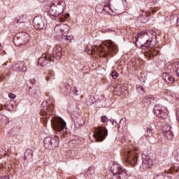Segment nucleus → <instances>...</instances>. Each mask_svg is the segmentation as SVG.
<instances>
[{
    "label": "nucleus",
    "instance_id": "obj_1",
    "mask_svg": "<svg viewBox=\"0 0 179 179\" xmlns=\"http://www.w3.org/2000/svg\"><path fill=\"white\" fill-rule=\"evenodd\" d=\"M156 36L153 31H141L136 37V45L138 48L146 50L155 47L156 44Z\"/></svg>",
    "mask_w": 179,
    "mask_h": 179
},
{
    "label": "nucleus",
    "instance_id": "obj_2",
    "mask_svg": "<svg viewBox=\"0 0 179 179\" xmlns=\"http://www.w3.org/2000/svg\"><path fill=\"white\" fill-rule=\"evenodd\" d=\"M65 6H66L65 1L61 0H53L49 9L50 15L58 17V16L64 12Z\"/></svg>",
    "mask_w": 179,
    "mask_h": 179
},
{
    "label": "nucleus",
    "instance_id": "obj_3",
    "mask_svg": "<svg viewBox=\"0 0 179 179\" xmlns=\"http://www.w3.org/2000/svg\"><path fill=\"white\" fill-rule=\"evenodd\" d=\"M110 171L115 179H128L127 170L120 164L113 163L110 166Z\"/></svg>",
    "mask_w": 179,
    "mask_h": 179
},
{
    "label": "nucleus",
    "instance_id": "obj_4",
    "mask_svg": "<svg viewBox=\"0 0 179 179\" xmlns=\"http://www.w3.org/2000/svg\"><path fill=\"white\" fill-rule=\"evenodd\" d=\"M54 111V104L50 103L49 105H47V102H43L41 105V112L40 114L43 117L42 121L45 126V124L48 122V120H50V117L52 114V113Z\"/></svg>",
    "mask_w": 179,
    "mask_h": 179
},
{
    "label": "nucleus",
    "instance_id": "obj_5",
    "mask_svg": "<svg viewBox=\"0 0 179 179\" xmlns=\"http://www.w3.org/2000/svg\"><path fill=\"white\" fill-rule=\"evenodd\" d=\"M51 121L55 131H57V132H59L64 135L65 134V131L68 129V128H66V122L65 120L61 117H55L51 120Z\"/></svg>",
    "mask_w": 179,
    "mask_h": 179
},
{
    "label": "nucleus",
    "instance_id": "obj_6",
    "mask_svg": "<svg viewBox=\"0 0 179 179\" xmlns=\"http://www.w3.org/2000/svg\"><path fill=\"white\" fill-rule=\"evenodd\" d=\"M107 135H108V130L106 127H95L92 136L96 142H103L107 138Z\"/></svg>",
    "mask_w": 179,
    "mask_h": 179
},
{
    "label": "nucleus",
    "instance_id": "obj_7",
    "mask_svg": "<svg viewBox=\"0 0 179 179\" xmlns=\"http://www.w3.org/2000/svg\"><path fill=\"white\" fill-rule=\"evenodd\" d=\"M43 143L45 149L51 150L53 148L58 146L59 144V138L57 136H48L45 138Z\"/></svg>",
    "mask_w": 179,
    "mask_h": 179
},
{
    "label": "nucleus",
    "instance_id": "obj_8",
    "mask_svg": "<svg viewBox=\"0 0 179 179\" xmlns=\"http://www.w3.org/2000/svg\"><path fill=\"white\" fill-rule=\"evenodd\" d=\"M123 159L126 163L134 166L138 162V156L134 150L126 151L123 155Z\"/></svg>",
    "mask_w": 179,
    "mask_h": 179
},
{
    "label": "nucleus",
    "instance_id": "obj_9",
    "mask_svg": "<svg viewBox=\"0 0 179 179\" xmlns=\"http://www.w3.org/2000/svg\"><path fill=\"white\" fill-rule=\"evenodd\" d=\"M153 111L156 117H159V118H167V115H169V110L166 106H163L161 104H156L154 106Z\"/></svg>",
    "mask_w": 179,
    "mask_h": 179
},
{
    "label": "nucleus",
    "instance_id": "obj_10",
    "mask_svg": "<svg viewBox=\"0 0 179 179\" xmlns=\"http://www.w3.org/2000/svg\"><path fill=\"white\" fill-rule=\"evenodd\" d=\"M70 27L66 24H57L55 29L54 31L56 36H64L65 33H68L70 30Z\"/></svg>",
    "mask_w": 179,
    "mask_h": 179
},
{
    "label": "nucleus",
    "instance_id": "obj_11",
    "mask_svg": "<svg viewBox=\"0 0 179 179\" xmlns=\"http://www.w3.org/2000/svg\"><path fill=\"white\" fill-rule=\"evenodd\" d=\"M50 62H54L52 57H51V55L45 53L43 54L38 59V64L41 65V66H47L48 64H50Z\"/></svg>",
    "mask_w": 179,
    "mask_h": 179
},
{
    "label": "nucleus",
    "instance_id": "obj_12",
    "mask_svg": "<svg viewBox=\"0 0 179 179\" xmlns=\"http://www.w3.org/2000/svg\"><path fill=\"white\" fill-rule=\"evenodd\" d=\"M33 24L35 29L37 30H41L44 29V27L45 26V21L42 17L36 16L33 20Z\"/></svg>",
    "mask_w": 179,
    "mask_h": 179
},
{
    "label": "nucleus",
    "instance_id": "obj_13",
    "mask_svg": "<svg viewBox=\"0 0 179 179\" xmlns=\"http://www.w3.org/2000/svg\"><path fill=\"white\" fill-rule=\"evenodd\" d=\"M105 45L108 49V54H110V55H113L118 52V47L111 40L107 41Z\"/></svg>",
    "mask_w": 179,
    "mask_h": 179
},
{
    "label": "nucleus",
    "instance_id": "obj_14",
    "mask_svg": "<svg viewBox=\"0 0 179 179\" xmlns=\"http://www.w3.org/2000/svg\"><path fill=\"white\" fill-rule=\"evenodd\" d=\"M13 69L14 71L22 73L27 71V66H26V63L24 62H17L13 66Z\"/></svg>",
    "mask_w": 179,
    "mask_h": 179
},
{
    "label": "nucleus",
    "instance_id": "obj_15",
    "mask_svg": "<svg viewBox=\"0 0 179 179\" xmlns=\"http://www.w3.org/2000/svg\"><path fill=\"white\" fill-rule=\"evenodd\" d=\"M61 57H62V48L57 45L53 49L52 57L55 59H61Z\"/></svg>",
    "mask_w": 179,
    "mask_h": 179
},
{
    "label": "nucleus",
    "instance_id": "obj_16",
    "mask_svg": "<svg viewBox=\"0 0 179 179\" xmlns=\"http://www.w3.org/2000/svg\"><path fill=\"white\" fill-rule=\"evenodd\" d=\"M143 158V164H144L146 167L150 168L153 165V159H150L149 155H146L145 154L141 155Z\"/></svg>",
    "mask_w": 179,
    "mask_h": 179
},
{
    "label": "nucleus",
    "instance_id": "obj_17",
    "mask_svg": "<svg viewBox=\"0 0 179 179\" xmlns=\"http://www.w3.org/2000/svg\"><path fill=\"white\" fill-rule=\"evenodd\" d=\"M155 100V97H153V95H147L144 97L142 103L145 107H149L150 106V103Z\"/></svg>",
    "mask_w": 179,
    "mask_h": 179
},
{
    "label": "nucleus",
    "instance_id": "obj_18",
    "mask_svg": "<svg viewBox=\"0 0 179 179\" xmlns=\"http://www.w3.org/2000/svg\"><path fill=\"white\" fill-rule=\"evenodd\" d=\"M163 79L165 80V82L169 83L170 85H171V83H174V81L176 80V78H174L173 76L167 73H164L163 74Z\"/></svg>",
    "mask_w": 179,
    "mask_h": 179
},
{
    "label": "nucleus",
    "instance_id": "obj_19",
    "mask_svg": "<svg viewBox=\"0 0 179 179\" xmlns=\"http://www.w3.org/2000/svg\"><path fill=\"white\" fill-rule=\"evenodd\" d=\"M24 157L27 162L33 160V151L31 150H27L24 154Z\"/></svg>",
    "mask_w": 179,
    "mask_h": 179
},
{
    "label": "nucleus",
    "instance_id": "obj_20",
    "mask_svg": "<svg viewBox=\"0 0 179 179\" xmlns=\"http://www.w3.org/2000/svg\"><path fill=\"white\" fill-rule=\"evenodd\" d=\"M123 0H109V5L113 8H120L122 5Z\"/></svg>",
    "mask_w": 179,
    "mask_h": 179
},
{
    "label": "nucleus",
    "instance_id": "obj_21",
    "mask_svg": "<svg viewBox=\"0 0 179 179\" xmlns=\"http://www.w3.org/2000/svg\"><path fill=\"white\" fill-rule=\"evenodd\" d=\"M14 43H15V45L18 47H20V45H24V42L23 41L22 36L21 37L17 36V40L16 38H15Z\"/></svg>",
    "mask_w": 179,
    "mask_h": 179
},
{
    "label": "nucleus",
    "instance_id": "obj_22",
    "mask_svg": "<svg viewBox=\"0 0 179 179\" xmlns=\"http://www.w3.org/2000/svg\"><path fill=\"white\" fill-rule=\"evenodd\" d=\"M96 103V99L93 96H90L86 100L87 106H92Z\"/></svg>",
    "mask_w": 179,
    "mask_h": 179
},
{
    "label": "nucleus",
    "instance_id": "obj_23",
    "mask_svg": "<svg viewBox=\"0 0 179 179\" xmlns=\"http://www.w3.org/2000/svg\"><path fill=\"white\" fill-rule=\"evenodd\" d=\"M153 179H171V177H170L169 176H164V174H163V173H159L158 175L155 176Z\"/></svg>",
    "mask_w": 179,
    "mask_h": 179
},
{
    "label": "nucleus",
    "instance_id": "obj_24",
    "mask_svg": "<svg viewBox=\"0 0 179 179\" xmlns=\"http://www.w3.org/2000/svg\"><path fill=\"white\" fill-rule=\"evenodd\" d=\"M162 131L163 134L166 132H168V134H169V131H171V126L169 125V124H164L162 127Z\"/></svg>",
    "mask_w": 179,
    "mask_h": 179
},
{
    "label": "nucleus",
    "instance_id": "obj_25",
    "mask_svg": "<svg viewBox=\"0 0 179 179\" xmlns=\"http://www.w3.org/2000/svg\"><path fill=\"white\" fill-rule=\"evenodd\" d=\"M178 16V13H173L171 14L170 17H169V19L171 20V23H174L177 19Z\"/></svg>",
    "mask_w": 179,
    "mask_h": 179
},
{
    "label": "nucleus",
    "instance_id": "obj_26",
    "mask_svg": "<svg viewBox=\"0 0 179 179\" xmlns=\"http://www.w3.org/2000/svg\"><path fill=\"white\" fill-rule=\"evenodd\" d=\"M145 55L148 58V59H152V58H153L155 57V55H156V53H155V52H153V50H149L148 52H147Z\"/></svg>",
    "mask_w": 179,
    "mask_h": 179
},
{
    "label": "nucleus",
    "instance_id": "obj_27",
    "mask_svg": "<svg viewBox=\"0 0 179 179\" xmlns=\"http://www.w3.org/2000/svg\"><path fill=\"white\" fill-rule=\"evenodd\" d=\"M22 41H24V45L27 44V43L30 41V36H29V34H24V35L22 36Z\"/></svg>",
    "mask_w": 179,
    "mask_h": 179
},
{
    "label": "nucleus",
    "instance_id": "obj_28",
    "mask_svg": "<svg viewBox=\"0 0 179 179\" xmlns=\"http://www.w3.org/2000/svg\"><path fill=\"white\" fill-rule=\"evenodd\" d=\"M173 66L175 68V72H176V76H178L179 78V63L178 62L173 63Z\"/></svg>",
    "mask_w": 179,
    "mask_h": 179
},
{
    "label": "nucleus",
    "instance_id": "obj_29",
    "mask_svg": "<svg viewBox=\"0 0 179 179\" xmlns=\"http://www.w3.org/2000/svg\"><path fill=\"white\" fill-rule=\"evenodd\" d=\"M164 136H165V138H166V139L168 140H171L173 139V132H171V131H166L165 133H163Z\"/></svg>",
    "mask_w": 179,
    "mask_h": 179
},
{
    "label": "nucleus",
    "instance_id": "obj_30",
    "mask_svg": "<svg viewBox=\"0 0 179 179\" xmlns=\"http://www.w3.org/2000/svg\"><path fill=\"white\" fill-rule=\"evenodd\" d=\"M173 156L177 160V162H179V148H178L173 152Z\"/></svg>",
    "mask_w": 179,
    "mask_h": 179
},
{
    "label": "nucleus",
    "instance_id": "obj_31",
    "mask_svg": "<svg viewBox=\"0 0 179 179\" xmlns=\"http://www.w3.org/2000/svg\"><path fill=\"white\" fill-rule=\"evenodd\" d=\"M136 89H137V92L140 94H143L145 93V88H143V87H142L141 85H137Z\"/></svg>",
    "mask_w": 179,
    "mask_h": 179
},
{
    "label": "nucleus",
    "instance_id": "obj_32",
    "mask_svg": "<svg viewBox=\"0 0 179 179\" xmlns=\"http://www.w3.org/2000/svg\"><path fill=\"white\" fill-rule=\"evenodd\" d=\"M94 49H92V46H87L85 50V52H87V54H93L94 52Z\"/></svg>",
    "mask_w": 179,
    "mask_h": 179
},
{
    "label": "nucleus",
    "instance_id": "obj_33",
    "mask_svg": "<svg viewBox=\"0 0 179 179\" xmlns=\"http://www.w3.org/2000/svg\"><path fill=\"white\" fill-rule=\"evenodd\" d=\"M95 9L98 13H101L104 10V7H103V5L99 4L96 6Z\"/></svg>",
    "mask_w": 179,
    "mask_h": 179
},
{
    "label": "nucleus",
    "instance_id": "obj_34",
    "mask_svg": "<svg viewBox=\"0 0 179 179\" xmlns=\"http://www.w3.org/2000/svg\"><path fill=\"white\" fill-rule=\"evenodd\" d=\"M62 38L64 40H66V41H68L69 43H71V41H72V38H73V37L71 36H63Z\"/></svg>",
    "mask_w": 179,
    "mask_h": 179
},
{
    "label": "nucleus",
    "instance_id": "obj_35",
    "mask_svg": "<svg viewBox=\"0 0 179 179\" xmlns=\"http://www.w3.org/2000/svg\"><path fill=\"white\" fill-rule=\"evenodd\" d=\"M73 93L74 94H76V96H80V90H78V88H76V87H74L73 88Z\"/></svg>",
    "mask_w": 179,
    "mask_h": 179
},
{
    "label": "nucleus",
    "instance_id": "obj_36",
    "mask_svg": "<svg viewBox=\"0 0 179 179\" xmlns=\"http://www.w3.org/2000/svg\"><path fill=\"white\" fill-rule=\"evenodd\" d=\"M36 83V80H29L27 83V87L29 88V89H31V85L33 86V85H34V83Z\"/></svg>",
    "mask_w": 179,
    "mask_h": 179
},
{
    "label": "nucleus",
    "instance_id": "obj_37",
    "mask_svg": "<svg viewBox=\"0 0 179 179\" xmlns=\"http://www.w3.org/2000/svg\"><path fill=\"white\" fill-rule=\"evenodd\" d=\"M101 122H103V123L108 122V117H107V116H102Z\"/></svg>",
    "mask_w": 179,
    "mask_h": 179
},
{
    "label": "nucleus",
    "instance_id": "obj_38",
    "mask_svg": "<svg viewBox=\"0 0 179 179\" xmlns=\"http://www.w3.org/2000/svg\"><path fill=\"white\" fill-rule=\"evenodd\" d=\"M117 77H118V73H117V71L112 72L113 79H117Z\"/></svg>",
    "mask_w": 179,
    "mask_h": 179
},
{
    "label": "nucleus",
    "instance_id": "obj_39",
    "mask_svg": "<svg viewBox=\"0 0 179 179\" xmlns=\"http://www.w3.org/2000/svg\"><path fill=\"white\" fill-rule=\"evenodd\" d=\"M98 51L99 52H104V51H106V48L103 47V46H99V48H98Z\"/></svg>",
    "mask_w": 179,
    "mask_h": 179
},
{
    "label": "nucleus",
    "instance_id": "obj_40",
    "mask_svg": "<svg viewBox=\"0 0 179 179\" xmlns=\"http://www.w3.org/2000/svg\"><path fill=\"white\" fill-rule=\"evenodd\" d=\"M8 96L12 99L14 100V99H16V96L13 93H9Z\"/></svg>",
    "mask_w": 179,
    "mask_h": 179
},
{
    "label": "nucleus",
    "instance_id": "obj_41",
    "mask_svg": "<svg viewBox=\"0 0 179 179\" xmlns=\"http://www.w3.org/2000/svg\"><path fill=\"white\" fill-rule=\"evenodd\" d=\"M152 129L150 128H147V134H148V136H150V134H152Z\"/></svg>",
    "mask_w": 179,
    "mask_h": 179
},
{
    "label": "nucleus",
    "instance_id": "obj_42",
    "mask_svg": "<svg viewBox=\"0 0 179 179\" xmlns=\"http://www.w3.org/2000/svg\"><path fill=\"white\" fill-rule=\"evenodd\" d=\"M140 80H141V82H143V83H145V82H146V78L141 76Z\"/></svg>",
    "mask_w": 179,
    "mask_h": 179
},
{
    "label": "nucleus",
    "instance_id": "obj_43",
    "mask_svg": "<svg viewBox=\"0 0 179 179\" xmlns=\"http://www.w3.org/2000/svg\"><path fill=\"white\" fill-rule=\"evenodd\" d=\"M5 80V75L0 74V81L1 80Z\"/></svg>",
    "mask_w": 179,
    "mask_h": 179
},
{
    "label": "nucleus",
    "instance_id": "obj_44",
    "mask_svg": "<svg viewBox=\"0 0 179 179\" xmlns=\"http://www.w3.org/2000/svg\"><path fill=\"white\" fill-rule=\"evenodd\" d=\"M67 87V92H70L71 90L72 87H71V85H66Z\"/></svg>",
    "mask_w": 179,
    "mask_h": 179
},
{
    "label": "nucleus",
    "instance_id": "obj_45",
    "mask_svg": "<svg viewBox=\"0 0 179 179\" xmlns=\"http://www.w3.org/2000/svg\"><path fill=\"white\" fill-rule=\"evenodd\" d=\"M0 179H10V178H9V176H6L0 177Z\"/></svg>",
    "mask_w": 179,
    "mask_h": 179
},
{
    "label": "nucleus",
    "instance_id": "obj_46",
    "mask_svg": "<svg viewBox=\"0 0 179 179\" xmlns=\"http://www.w3.org/2000/svg\"><path fill=\"white\" fill-rule=\"evenodd\" d=\"M176 23H179V17L178 16L176 20Z\"/></svg>",
    "mask_w": 179,
    "mask_h": 179
},
{
    "label": "nucleus",
    "instance_id": "obj_47",
    "mask_svg": "<svg viewBox=\"0 0 179 179\" xmlns=\"http://www.w3.org/2000/svg\"><path fill=\"white\" fill-rule=\"evenodd\" d=\"M15 22L16 23H22V22H20V20H17Z\"/></svg>",
    "mask_w": 179,
    "mask_h": 179
},
{
    "label": "nucleus",
    "instance_id": "obj_48",
    "mask_svg": "<svg viewBox=\"0 0 179 179\" xmlns=\"http://www.w3.org/2000/svg\"><path fill=\"white\" fill-rule=\"evenodd\" d=\"M89 171H92L91 169H88L87 171V176H89Z\"/></svg>",
    "mask_w": 179,
    "mask_h": 179
},
{
    "label": "nucleus",
    "instance_id": "obj_49",
    "mask_svg": "<svg viewBox=\"0 0 179 179\" xmlns=\"http://www.w3.org/2000/svg\"><path fill=\"white\" fill-rule=\"evenodd\" d=\"M110 122H112L113 125H114V120L110 119Z\"/></svg>",
    "mask_w": 179,
    "mask_h": 179
},
{
    "label": "nucleus",
    "instance_id": "obj_50",
    "mask_svg": "<svg viewBox=\"0 0 179 179\" xmlns=\"http://www.w3.org/2000/svg\"><path fill=\"white\" fill-rule=\"evenodd\" d=\"M39 2H41L42 3L45 1V0H38Z\"/></svg>",
    "mask_w": 179,
    "mask_h": 179
},
{
    "label": "nucleus",
    "instance_id": "obj_51",
    "mask_svg": "<svg viewBox=\"0 0 179 179\" xmlns=\"http://www.w3.org/2000/svg\"><path fill=\"white\" fill-rule=\"evenodd\" d=\"M169 173H170L169 171H165V174H169Z\"/></svg>",
    "mask_w": 179,
    "mask_h": 179
},
{
    "label": "nucleus",
    "instance_id": "obj_52",
    "mask_svg": "<svg viewBox=\"0 0 179 179\" xmlns=\"http://www.w3.org/2000/svg\"><path fill=\"white\" fill-rule=\"evenodd\" d=\"M46 80H50V77H46Z\"/></svg>",
    "mask_w": 179,
    "mask_h": 179
},
{
    "label": "nucleus",
    "instance_id": "obj_53",
    "mask_svg": "<svg viewBox=\"0 0 179 179\" xmlns=\"http://www.w3.org/2000/svg\"><path fill=\"white\" fill-rule=\"evenodd\" d=\"M94 172H92V174H94Z\"/></svg>",
    "mask_w": 179,
    "mask_h": 179
},
{
    "label": "nucleus",
    "instance_id": "obj_54",
    "mask_svg": "<svg viewBox=\"0 0 179 179\" xmlns=\"http://www.w3.org/2000/svg\"><path fill=\"white\" fill-rule=\"evenodd\" d=\"M67 16H69V14H67Z\"/></svg>",
    "mask_w": 179,
    "mask_h": 179
},
{
    "label": "nucleus",
    "instance_id": "obj_55",
    "mask_svg": "<svg viewBox=\"0 0 179 179\" xmlns=\"http://www.w3.org/2000/svg\"><path fill=\"white\" fill-rule=\"evenodd\" d=\"M121 121H122V120H121ZM121 121H120V122H121Z\"/></svg>",
    "mask_w": 179,
    "mask_h": 179
}]
</instances>
